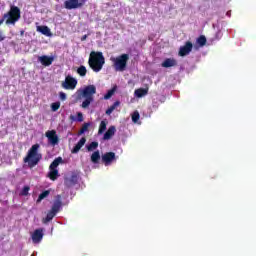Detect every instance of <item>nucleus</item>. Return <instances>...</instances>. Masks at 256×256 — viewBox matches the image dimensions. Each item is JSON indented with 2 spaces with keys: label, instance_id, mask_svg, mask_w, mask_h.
Instances as JSON below:
<instances>
[{
  "label": "nucleus",
  "instance_id": "1",
  "mask_svg": "<svg viewBox=\"0 0 256 256\" xmlns=\"http://www.w3.org/2000/svg\"><path fill=\"white\" fill-rule=\"evenodd\" d=\"M39 144H34L28 150L26 157L23 159L24 163H28V167L33 169L36 165H39V161L43 159V155L39 153Z\"/></svg>",
  "mask_w": 256,
  "mask_h": 256
},
{
  "label": "nucleus",
  "instance_id": "2",
  "mask_svg": "<svg viewBox=\"0 0 256 256\" xmlns=\"http://www.w3.org/2000/svg\"><path fill=\"white\" fill-rule=\"evenodd\" d=\"M97 93V87L93 84L85 86L83 89L78 90L79 97H83L85 100L82 102V109H87L91 103H93V95Z\"/></svg>",
  "mask_w": 256,
  "mask_h": 256
},
{
  "label": "nucleus",
  "instance_id": "3",
  "mask_svg": "<svg viewBox=\"0 0 256 256\" xmlns=\"http://www.w3.org/2000/svg\"><path fill=\"white\" fill-rule=\"evenodd\" d=\"M88 65L94 71V73H99L103 66L105 65V56L103 52L92 51L88 60Z\"/></svg>",
  "mask_w": 256,
  "mask_h": 256
},
{
  "label": "nucleus",
  "instance_id": "4",
  "mask_svg": "<svg viewBox=\"0 0 256 256\" xmlns=\"http://www.w3.org/2000/svg\"><path fill=\"white\" fill-rule=\"evenodd\" d=\"M6 25H15L21 19V9L15 5L10 6V10L4 14Z\"/></svg>",
  "mask_w": 256,
  "mask_h": 256
},
{
  "label": "nucleus",
  "instance_id": "5",
  "mask_svg": "<svg viewBox=\"0 0 256 256\" xmlns=\"http://www.w3.org/2000/svg\"><path fill=\"white\" fill-rule=\"evenodd\" d=\"M127 61H129V54H122L113 58L116 71H125V69H127Z\"/></svg>",
  "mask_w": 256,
  "mask_h": 256
},
{
  "label": "nucleus",
  "instance_id": "6",
  "mask_svg": "<svg viewBox=\"0 0 256 256\" xmlns=\"http://www.w3.org/2000/svg\"><path fill=\"white\" fill-rule=\"evenodd\" d=\"M85 3H87V0H66L64 1V7L71 11L73 9H81Z\"/></svg>",
  "mask_w": 256,
  "mask_h": 256
},
{
  "label": "nucleus",
  "instance_id": "7",
  "mask_svg": "<svg viewBox=\"0 0 256 256\" xmlns=\"http://www.w3.org/2000/svg\"><path fill=\"white\" fill-rule=\"evenodd\" d=\"M61 86L67 91H73L77 87V79L73 78L71 75H68L65 77V80L62 82Z\"/></svg>",
  "mask_w": 256,
  "mask_h": 256
},
{
  "label": "nucleus",
  "instance_id": "8",
  "mask_svg": "<svg viewBox=\"0 0 256 256\" xmlns=\"http://www.w3.org/2000/svg\"><path fill=\"white\" fill-rule=\"evenodd\" d=\"M191 51H193V43L191 41H187L183 46L179 48L178 55L180 57H187Z\"/></svg>",
  "mask_w": 256,
  "mask_h": 256
},
{
  "label": "nucleus",
  "instance_id": "9",
  "mask_svg": "<svg viewBox=\"0 0 256 256\" xmlns=\"http://www.w3.org/2000/svg\"><path fill=\"white\" fill-rule=\"evenodd\" d=\"M47 139H48V143L50 145H52L53 147H55V145L59 144V136H57V131L55 130H48L45 133Z\"/></svg>",
  "mask_w": 256,
  "mask_h": 256
},
{
  "label": "nucleus",
  "instance_id": "10",
  "mask_svg": "<svg viewBox=\"0 0 256 256\" xmlns=\"http://www.w3.org/2000/svg\"><path fill=\"white\" fill-rule=\"evenodd\" d=\"M115 161V152H106L102 155V163L107 167L108 165H111Z\"/></svg>",
  "mask_w": 256,
  "mask_h": 256
},
{
  "label": "nucleus",
  "instance_id": "11",
  "mask_svg": "<svg viewBox=\"0 0 256 256\" xmlns=\"http://www.w3.org/2000/svg\"><path fill=\"white\" fill-rule=\"evenodd\" d=\"M38 61H40V63L44 65V67H49L50 65H53V61H55V58L53 56L43 55L38 58Z\"/></svg>",
  "mask_w": 256,
  "mask_h": 256
},
{
  "label": "nucleus",
  "instance_id": "12",
  "mask_svg": "<svg viewBox=\"0 0 256 256\" xmlns=\"http://www.w3.org/2000/svg\"><path fill=\"white\" fill-rule=\"evenodd\" d=\"M43 235L42 228L36 229L32 234L33 243H41V241H43Z\"/></svg>",
  "mask_w": 256,
  "mask_h": 256
},
{
  "label": "nucleus",
  "instance_id": "13",
  "mask_svg": "<svg viewBox=\"0 0 256 256\" xmlns=\"http://www.w3.org/2000/svg\"><path fill=\"white\" fill-rule=\"evenodd\" d=\"M161 67H164L165 69H169V67H177V60L175 58H166L162 62Z\"/></svg>",
  "mask_w": 256,
  "mask_h": 256
},
{
  "label": "nucleus",
  "instance_id": "14",
  "mask_svg": "<svg viewBox=\"0 0 256 256\" xmlns=\"http://www.w3.org/2000/svg\"><path fill=\"white\" fill-rule=\"evenodd\" d=\"M62 205H63V202H61V195H57L56 200L52 205L51 211L57 214L58 211H60Z\"/></svg>",
  "mask_w": 256,
  "mask_h": 256
},
{
  "label": "nucleus",
  "instance_id": "15",
  "mask_svg": "<svg viewBox=\"0 0 256 256\" xmlns=\"http://www.w3.org/2000/svg\"><path fill=\"white\" fill-rule=\"evenodd\" d=\"M116 131L117 129L115 128V126H110L108 130L104 133L103 140L109 141V139H111L113 135H115Z\"/></svg>",
  "mask_w": 256,
  "mask_h": 256
},
{
  "label": "nucleus",
  "instance_id": "16",
  "mask_svg": "<svg viewBox=\"0 0 256 256\" xmlns=\"http://www.w3.org/2000/svg\"><path fill=\"white\" fill-rule=\"evenodd\" d=\"M85 143H87V138L82 137L78 141V143L73 147L72 153H77L78 151H81V148L83 147V145H85Z\"/></svg>",
  "mask_w": 256,
  "mask_h": 256
},
{
  "label": "nucleus",
  "instance_id": "17",
  "mask_svg": "<svg viewBox=\"0 0 256 256\" xmlns=\"http://www.w3.org/2000/svg\"><path fill=\"white\" fill-rule=\"evenodd\" d=\"M91 162L94 165H97V163H99V161H101V153L99 152V150L94 151L90 157Z\"/></svg>",
  "mask_w": 256,
  "mask_h": 256
},
{
  "label": "nucleus",
  "instance_id": "18",
  "mask_svg": "<svg viewBox=\"0 0 256 256\" xmlns=\"http://www.w3.org/2000/svg\"><path fill=\"white\" fill-rule=\"evenodd\" d=\"M79 181V178L77 175H72L70 178L65 180V184L68 187H73V185H77V182Z\"/></svg>",
  "mask_w": 256,
  "mask_h": 256
},
{
  "label": "nucleus",
  "instance_id": "19",
  "mask_svg": "<svg viewBox=\"0 0 256 256\" xmlns=\"http://www.w3.org/2000/svg\"><path fill=\"white\" fill-rule=\"evenodd\" d=\"M147 93H149V89L139 88V89L135 90L134 95L140 99L141 97H145V95H147Z\"/></svg>",
  "mask_w": 256,
  "mask_h": 256
},
{
  "label": "nucleus",
  "instance_id": "20",
  "mask_svg": "<svg viewBox=\"0 0 256 256\" xmlns=\"http://www.w3.org/2000/svg\"><path fill=\"white\" fill-rule=\"evenodd\" d=\"M37 31L42 33V35H46V37H51V29H49L47 26H38Z\"/></svg>",
  "mask_w": 256,
  "mask_h": 256
},
{
  "label": "nucleus",
  "instance_id": "21",
  "mask_svg": "<svg viewBox=\"0 0 256 256\" xmlns=\"http://www.w3.org/2000/svg\"><path fill=\"white\" fill-rule=\"evenodd\" d=\"M48 177H49V179H51V181H57V177H59V170L50 169V171L48 173Z\"/></svg>",
  "mask_w": 256,
  "mask_h": 256
},
{
  "label": "nucleus",
  "instance_id": "22",
  "mask_svg": "<svg viewBox=\"0 0 256 256\" xmlns=\"http://www.w3.org/2000/svg\"><path fill=\"white\" fill-rule=\"evenodd\" d=\"M60 163H63L62 157L54 159V161L50 164L49 169H57Z\"/></svg>",
  "mask_w": 256,
  "mask_h": 256
},
{
  "label": "nucleus",
  "instance_id": "23",
  "mask_svg": "<svg viewBox=\"0 0 256 256\" xmlns=\"http://www.w3.org/2000/svg\"><path fill=\"white\" fill-rule=\"evenodd\" d=\"M83 113L77 112V117L70 115V121H77L78 123H83Z\"/></svg>",
  "mask_w": 256,
  "mask_h": 256
},
{
  "label": "nucleus",
  "instance_id": "24",
  "mask_svg": "<svg viewBox=\"0 0 256 256\" xmlns=\"http://www.w3.org/2000/svg\"><path fill=\"white\" fill-rule=\"evenodd\" d=\"M121 105V102L116 101L114 102L107 110H106V115H111L113 113L114 109H117Z\"/></svg>",
  "mask_w": 256,
  "mask_h": 256
},
{
  "label": "nucleus",
  "instance_id": "25",
  "mask_svg": "<svg viewBox=\"0 0 256 256\" xmlns=\"http://www.w3.org/2000/svg\"><path fill=\"white\" fill-rule=\"evenodd\" d=\"M51 191L50 190H45L43 191L39 196L38 199L36 201V203H41V201H43V199H46V197H49Z\"/></svg>",
  "mask_w": 256,
  "mask_h": 256
},
{
  "label": "nucleus",
  "instance_id": "26",
  "mask_svg": "<svg viewBox=\"0 0 256 256\" xmlns=\"http://www.w3.org/2000/svg\"><path fill=\"white\" fill-rule=\"evenodd\" d=\"M55 215H57L55 212H53L52 210H50L46 217L43 219V223H49V221H53V218L55 217Z\"/></svg>",
  "mask_w": 256,
  "mask_h": 256
},
{
  "label": "nucleus",
  "instance_id": "27",
  "mask_svg": "<svg viewBox=\"0 0 256 256\" xmlns=\"http://www.w3.org/2000/svg\"><path fill=\"white\" fill-rule=\"evenodd\" d=\"M196 42L200 47H205V45H207V38L201 35L197 38Z\"/></svg>",
  "mask_w": 256,
  "mask_h": 256
},
{
  "label": "nucleus",
  "instance_id": "28",
  "mask_svg": "<svg viewBox=\"0 0 256 256\" xmlns=\"http://www.w3.org/2000/svg\"><path fill=\"white\" fill-rule=\"evenodd\" d=\"M115 91H117V87H113L112 89L108 90V92L104 95V99L108 100L115 95Z\"/></svg>",
  "mask_w": 256,
  "mask_h": 256
},
{
  "label": "nucleus",
  "instance_id": "29",
  "mask_svg": "<svg viewBox=\"0 0 256 256\" xmlns=\"http://www.w3.org/2000/svg\"><path fill=\"white\" fill-rule=\"evenodd\" d=\"M106 130H107V122L101 121L99 130H98V135L105 133Z\"/></svg>",
  "mask_w": 256,
  "mask_h": 256
},
{
  "label": "nucleus",
  "instance_id": "30",
  "mask_svg": "<svg viewBox=\"0 0 256 256\" xmlns=\"http://www.w3.org/2000/svg\"><path fill=\"white\" fill-rule=\"evenodd\" d=\"M77 73L78 75H80V77H85V75H87V68L81 65L80 67H78Z\"/></svg>",
  "mask_w": 256,
  "mask_h": 256
},
{
  "label": "nucleus",
  "instance_id": "31",
  "mask_svg": "<svg viewBox=\"0 0 256 256\" xmlns=\"http://www.w3.org/2000/svg\"><path fill=\"white\" fill-rule=\"evenodd\" d=\"M89 127H91V123H84L81 129L78 132V135H83L86 131H89Z\"/></svg>",
  "mask_w": 256,
  "mask_h": 256
},
{
  "label": "nucleus",
  "instance_id": "32",
  "mask_svg": "<svg viewBox=\"0 0 256 256\" xmlns=\"http://www.w3.org/2000/svg\"><path fill=\"white\" fill-rule=\"evenodd\" d=\"M99 147V142H91L88 146H86L87 151H94V149H97Z\"/></svg>",
  "mask_w": 256,
  "mask_h": 256
},
{
  "label": "nucleus",
  "instance_id": "33",
  "mask_svg": "<svg viewBox=\"0 0 256 256\" xmlns=\"http://www.w3.org/2000/svg\"><path fill=\"white\" fill-rule=\"evenodd\" d=\"M29 191H31V187L24 186L22 191L20 192V195H22V197H27V195H29Z\"/></svg>",
  "mask_w": 256,
  "mask_h": 256
},
{
  "label": "nucleus",
  "instance_id": "34",
  "mask_svg": "<svg viewBox=\"0 0 256 256\" xmlns=\"http://www.w3.org/2000/svg\"><path fill=\"white\" fill-rule=\"evenodd\" d=\"M140 118H141V115H139L138 111H135L132 114V121H133V123H137V121H139Z\"/></svg>",
  "mask_w": 256,
  "mask_h": 256
},
{
  "label": "nucleus",
  "instance_id": "35",
  "mask_svg": "<svg viewBox=\"0 0 256 256\" xmlns=\"http://www.w3.org/2000/svg\"><path fill=\"white\" fill-rule=\"evenodd\" d=\"M60 107H61V102H54L51 104L52 111H59Z\"/></svg>",
  "mask_w": 256,
  "mask_h": 256
},
{
  "label": "nucleus",
  "instance_id": "36",
  "mask_svg": "<svg viewBox=\"0 0 256 256\" xmlns=\"http://www.w3.org/2000/svg\"><path fill=\"white\" fill-rule=\"evenodd\" d=\"M59 97L61 101H66L67 99V94H65V92H60L59 93Z\"/></svg>",
  "mask_w": 256,
  "mask_h": 256
},
{
  "label": "nucleus",
  "instance_id": "37",
  "mask_svg": "<svg viewBox=\"0 0 256 256\" xmlns=\"http://www.w3.org/2000/svg\"><path fill=\"white\" fill-rule=\"evenodd\" d=\"M5 19L7 20V18H5V15H3V18L0 19V26L2 25V23H5Z\"/></svg>",
  "mask_w": 256,
  "mask_h": 256
},
{
  "label": "nucleus",
  "instance_id": "38",
  "mask_svg": "<svg viewBox=\"0 0 256 256\" xmlns=\"http://www.w3.org/2000/svg\"><path fill=\"white\" fill-rule=\"evenodd\" d=\"M81 41H87V34H85V35H83V36L81 37Z\"/></svg>",
  "mask_w": 256,
  "mask_h": 256
},
{
  "label": "nucleus",
  "instance_id": "39",
  "mask_svg": "<svg viewBox=\"0 0 256 256\" xmlns=\"http://www.w3.org/2000/svg\"><path fill=\"white\" fill-rule=\"evenodd\" d=\"M0 41H5V37L1 36V32H0Z\"/></svg>",
  "mask_w": 256,
  "mask_h": 256
},
{
  "label": "nucleus",
  "instance_id": "40",
  "mask_svg": "<svg viewBox=\"0 0 256 256\" xmlns=\"http://www.w3.org/2000/svg\"><path fill=\"white\" fill-rule=\"evenodd\" d=\"M20 34H21V35H24V34H25V31L22 30V31L20 32Z\"/></svg>",
  "mask_w": 256,
  "mask_h": 256
}]
</instances>
